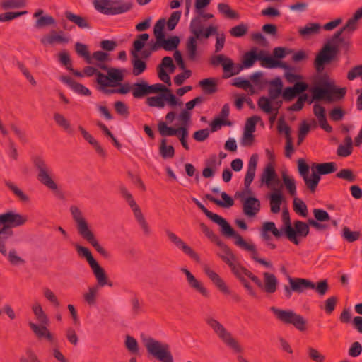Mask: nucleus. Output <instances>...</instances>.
Here are the masks:
<instances>
[{
  "mask_svg": "<svg viewBox=\"0 0 362 362\" xmlns=\"http://www.w3.org/2000/svg\"><path fill=\"white\" fill-rule=\"evenodd\" d=\"M362 18V8L356 11L354 16L349 19L346 25L336 32L333 36V42H327L320 50L315 59V67L320 74L319 77V86L313 89L314 100H325L329 103L343 98L346 89L337 88L334 81L327 74H322L325 64L329 63L336 54L339 43H342L344 40L341 37L344 32L351 33L357 28L358 21Z\"/></svg>",
  "mask_w": 362,
  "mask_h": 362,
  "instance_id": "f257e3e1",
  "label": "nucleus"
},
{
  "mask_svg": "<svg viewBox=\"0 0 362 362\" xmlns=\"http://www.w3.org/2000/svg\"><path fill=\"white\" fill-rule=\"evenodd\" d=\"M189 30L192 34L186 45V54L189 59L195 60L198 56L197 41L202 38L207 39L211 35L216 34V27L207 25L206 21L196 15L190 22Z\"/></svg>",
  "mask_w": 362,
  "mask_h": 362,
  "instance_id": "f03ea898",
  "label": "nucleus"
},
{
  "mask_svg": "<svg viewBox=\"0 0 362 362\" xmlns=\"http://www.w3.org/2000/svg\"><path fill=\"white\" fill-rule=\"evenodd\" d=\"M70 213L79 235L89 243L99 254L107 257L108 252L99 244L83 211L78 206L73 205L70 206Z\"/></svg>",
  "mask_w": 362,
  "mask_h": 362,
  "instance_id": "7ed1b4c3",
  "label": "nucleus"
},
{
  "mask_svg": "<svg viewBox=\"0 0 362 362\" xmlns=\"http://www.w3.org/2000/svg\"><path fill=\"white\" fill-rule=\"evenodd\" d=\"M282 81L276 78L271 82L269 89L268 97H261L258 101L259 107L266 113L272 114L269 120L271 123L274 122L276 118L278 110L281 106Z\"/></svg>",
  "mask_w": 362,
  "mask_h": 362,
  "instance_id": "20e7f679",
  "label": "nucleus"
},
{
  "mask_svg": "<svg viewBox=\"0 0 362 362\" xmlns=\"http://www.w3.org/2000/svg\"><path fill=\"white\" fill-rule=\"evenodd\" d=\"M99 68L107 71V74H98L97 83L100 90L105 93H112L114 90L109 88L120 84L123 80V71L119 69L108 68L105 64H98Z\"/></svg>",
  "mask_w": 362,
  "mask_h": 362,
  "instance_id": "39448f33",
  "label": "nucleus"
},
{
  "mask_svg": "<svg viewBox=\"0 0 362 362\" xmlns=\"http://www.w3.org/2000/svg\"><path fill=\"white\" fill-rule=\"evenodd\" d=\"M142 342L148 352L161 362H173V357L168 344L151 337L141 336Z\"/></svg>",
  "mask_w": 362,
  "mask_h": 362,
  "instance_id": "423d86ee",
  "label": "nucleus"
},
{
  "mask_svg": "<svg viewBox=\"0 0 362 362\" xmlns=\"http://www.w3.org/2000/svg\"><path fill=\"white\" fill-rule=\"evenodd\" d=\"M271 310L279 320L285 323L292 324L300 331H303L305 329V320L294 311L291 310H281L275 307H272Z\"/></svg>",
  "mask_w": 362,
  "mask_h": 362,
  "instance_id": "0eeeda50",
  "label": "nucleus"
},
{
  "mask_svg": "<svg viewBox=\"0 0 362 362\" xmlns=\"http://www.w3.org/2000/svg\"><path fill=\"white\" fill-rule=\"evenodd\" d=\"M94 5L96 10L107 15L123 13L132 7L130 2H119L118 5H115L110 0H95Z\"/></svg>",
  "mask_w": 362,
  "mask_h": 362,
  "instance_id": "6e6552de",
  "label": "nucleus"
},
{
  "mask_svg": "<svg viewBox=\"0 0 362 362\" xmlns=\"http://www.w3.org/2000/svg\"><path fill=\"white\" fill-rule=\"evenodd\" d=\"M146 103L151 107L160 109L165 106V103H168L173 109L177 107H181L182 105V102L178 100L171 90H167V93H160L157 96L148 97Z\"/></svg>",
  "mask_w": 362,
  "mask_h": 362,
  "instance_id": "1a4fd4ad",
  "label": "nucleus"
},
{
  "mask_svg": "<svg viewBox=\"0 0 362 362\" xmlns=\"http://www.w3.org/2000/svg\"><path fill=\"white\" fill-rule=\"evenodd\" d=\"M206 322L226 344L236 351H241V348L236 340L232 337L230 333L219 322L212 317H209L206 319Z\"/></svg>",
  "mask_w": 362,
  "mask_h": 362,
  "instance_id": "9d476101",
  "label": "nucleus"
},
{
  "mask_svg": "<svg viewBox=\"0 0 362 362\" xmlns=\"http://www.w3.org/2000/svg\"><path fill=\"white\" fill-rule=\"evenodd\" d=\"M38 170L37 178L39 181L54 192H57L59 187L53 179L52 170L42 161L36 163Z\"/></svg>",
  "mask_w": 362,
  "mask_h": 362,
  "instance_id": "9b49d317",
  "label": "nucleus"
},
{
  "mask_svg": "<svg viewBox=\"0 0 362 362\" xmlns=\"http://www.w3.org/2000/svg\"><path fill=\"white\" fill-rule=\"evenodd\" d=\"M298 171L307 187L310 190H314L320 180V177L315 175L314 165L310 170L308 165L305 164L303 160H299Z\"/></svg>",
  "mask_w": 362,
  "mask_h": 362,
  "instance_id": "f8f14e48",
  "label": "nucleus"
},
{
  "mask_svg": "<svg viewBox=\"0 0 362 362\" xmlns=\"http://www.w3.org/2000/svg\"><path fill=\"white\" fill-rule=\"evenodd\" d=\"M211 220L221 227V232L223 235L229 237H233L235 240V243L238 246L241 247V244L240 243L241 241L243 243H248L247 241H245L240 235L236 233L235 231L226 221V220L221 216L215 214Z\"/></svg>",
  "mask_w": 362,
  "mask_h": 362,
  "instance_id": "ddd939ff",
  "label": "nucleus"
},
{
  "mask_svg": "<svg viewBox=\"0 0 362 362\" xmlns=\"http://www.w3.org/2000/svg\"><path fill=\"white\" fill-rule=\"evenodd\" d=\"M204 272L209 277L214 286L225 295H230L231 290L226 282L214 270H212L208 265H204Z\"/></svg>",
  "mask_w": 362,
  "mask_h": 362,
  "instance_id": "4468645a",
  "label": "nucleus"
},
{
  "mask_svg": "<svg viewBox=\"0 0 362 362\" xmlns=\"http://www.w3.org/2000/svg\"><path fill=\"white\" fill-rule=\"evenodd\" d=\"M211 63L214 65L221 64L223 71L228 74V76L237 75L240 73V67L235 66V63L230 58L220 54L215 56L211 59Z\"/></svg>",
  "mask_w": 362,
  "mask_h": 362,
  "instance_id": "2eb2a0df",
  "label": "nucleus"
},
{
  "mask_svg": "<svg viewBox=\"0 0 362 362\" xmlns=\"http://www.w3.org/2000/svg\"><path fill=\"white\" fill-rule=\"evenodd\" d=\"M148 38L149 35L146 33L139 35V39L135 40L134 42V49L132 51V56L140 55L144 58H147L149 57L151 52L153 51L151 50V44L153 42L148 44V49H142Z\"/></svg>",
  "mask_w": 362,
  "mask_h": 362,
  "instance_id": "dca6fc26",
  "label": "nucleus"
},
{
  "mask_svg": "<svg viewBox=\"0 0 362 362\" xmlns=\"http://www.w3.org/2000/svg\"><path fill=\"white\" fill-rule=\"evenodd\" d=\"M180 38L177 36H171L168 38L165 35L151 44V50H157L162 47L165 50L175 49L180 44Z\"/></svg>",
  "mask_w": 362,
  "mask_h": 362,
  "instance_id": "f3484780",
  "label": "nucleus"
},
{
  "mask_svg": "<svg viewBox=\"0 0 362 362\" xmlns=\"http://www.w3.org/2000/svg\"><path fill=\"white\" fill-rule=\"evenodd\" d=\"M230 270L240 282L242 281V280L247 279L246 277H247L250 279L258 287L263 286L262 281L240 264L238 263L236 265L233 267Z\"/></svg>",
  "mask_w": 362,
  "mask_h": 362,
  "instance_id": "a211bd4d",
  "label": "nucleus"
},
{
  "mask_svg": "<svg viewBox=\"0 0 362 362\" xmlns=\"http://www.w3.org/2000/svg\"><path fill=\"white\" fill-rule=\"evenodd\" d=\"M271 189L273 191L269 195L271 211L276 214L279 212L281 205L286 204L287 201L281 189L272 187Z\"/></svg>",
  "mask_w": 362,
  "mask_h": 362,
  "instance_id": "6ab92c4d",
  "label": "nucleus"
},
{
  "mask_svg": "<svg viewBox=\"0 0 362 362\" xmlns=\"http://www.w3.org/2000/svg\"><path fill=\"white\" fill-rule=\"evenodd\" d=\"M26 221V216L13 211H8L0 215V223H7L10 227L21 226Z\"/></svg>",
  "mask_w": 362,
  "mask_h": 362,
  "instance_id": "aec40b11",
  "label": "nucleus"
},
{
  "mask_svg": "<svg viewBox=\"0 0 362 362\" xmlns=\"http://www.w3.org/2000/svg\"><path fill=\"white\" fill-rule=\"evenodd\" d=\"M240 243L241 244V248L247 251L250 253V257L253 260L259 263L261 265L267 269H273V265L272 262L267 261L259 257L257 247L253 243L250 241H248V243H243V241H241L240 242Z\"/></svg>",
  "mask_w": 362,
  "mask_h": 362,
  "instance_id": "412c9836",
  "label": "nucleus"
},
{
  "mask_svg": "<svg viewBox=\"0 0 362 362\" xmlns=\"http://www.w3.org/2000/svg\"><path fill=\"white\" fill-rule=\"evenodd\" d=\"M164 68L168 69L170 73H173L175 71V66L170 57H165L163 59L161 64L158 66V72L160 80L167 83L168 86H171L170 76L166 73Z\"/></svg>",
  "mask_w": 362,
  "mask_h": 362,
  "instance_id": "4be33fe9",
  "label": "nucleus"
},
{
  "mask_svg": "<svg viewBox=\"0 0 362 362\" xmlns=\"http://www.w3.org/2000/svg\"><path fill=\"white\" fill-rule=\"evenodd\" d=\"M166 234L168 238L177 247L181 248L184 252L191 257L197 262L200 261V257L199 255L195 252L190 247H189L186 243H185L178 236H177L175 233H172L170 230L166 231Z\"/></svg>",
  "mask_w": 362,
  "mask_h": 362,
  "instance_id": "5701e85b",
  "label": "nucleus"
},
{
  "mask_svg": "<svg viewBox=\"0 0 362 362\" xmlns=\"http://www.w3.org/2000/svg\"><path fill=\"white\" fill-rule=\"evenodd\" d=\"M69 40L63 31L51 30L48 34L43 36L41 42L45 45H52L55 43H66Z\"/></svg>",
  "mask_w": 362,
  "mask_h": 362,
  "instance_id": "b1692460",
  "label": "nucleus"
},
{
  "mask_svg": "<svg viewBox=\"0 0 362 362\" xmlns=\"http://www.w3.org/2000/svg\"><path fill=\"white\" fill-rule=\"evenodd\" d=\"M243 210L247 217H254L260 209V202L255 197L241 201Z\"/></svg>",
  "mask_w": 362,
  "mask_h": 362,
  "instance_id": "393cba45",
  "label": "nucleus"
},
{
  "mask_svg": "<svg viewBox=\"0 0 362 362\" xmlns=\"http://www.w3.org/2000/svg\"><path fill=\"white\" fill-rule=\"evenodd\" d=\"M181 271L185 274L187 281L189 286L204 296L209 295V291L204 286L203 284L197 279L195 276L187 269L182 268Z\"/></svg>",
  "mask_w": 362,
  "mask_h": 362,
  "instance_id": "a878e982",
  "label": "nucleus"
},
{
  "mask_svg": "<svg viewBox=\"0 0 362 362\" xmlns=\"http://www.w3.org/2000/svg\"><path fill=\"white\" fill-rule=\"evenodd\" d=\"M217 245L221 250V253H219L218 256L229 266L230 269L238 264L236 256L226 245L221 241L218 242Z\"/></svg>",
  "mask_w": 362,
  "mask_h": 362,
  "instance_id": "bb28decb",
  "label": "nucleus"
},
{
  "mask_svg": "<svg viewBox=\"0 0 362 362\" xmlns=\"http://www.w3.org/2000/svg\"><path fill=\"white\" fill-rule=\"evenodd\" d=\"M292 230L293 233H294V238L288 239L296 245H298L299 243L298 237H305L309 233V227L305 223L297 221L292 226Z\"/></svg>",
  "mask_w": 362,
  "mask_h": 362,
  "instance_id": "cd10ccee",
  "label": "nucleus"
},
{
  "mask_svg": "<svg viewBox=\"0 0 362 362\" xmlns=\"http://www.w3.org/2000/svg\"><path fill=\"white\" fill-rule=\"evenodd\" d=\"M289 286L297 293H303L305 289L313 287V282L301 278H288Z\"/></svg>",
  "mask_w": 362,
  "mask_h": 362,
  "instance_id": "c85d7f7f",
  "label": "nucleus"
},
{
  "mask_svg": "<svg viewBox=\"0 0 362 362\" xmlns=\"http://www.w3.org/2000/svg\"><path fill=\"white\" fill-rule=\"evenodd\" d=\"M262 181L264 182L268 187H277L280 185V180L276 177L274 170L272 166H267L262 176Z\"/></svg>",
  "mask_w": 362,
  "mask_h": 362,
  "instance_id": "c756f323",
  "label": "nucleus"
},
{
  "mask_svg": "<svg viewBox=\"0 0 362 362\" xmlns=\"http://www.w3.org/2000/svg\"><path fill=\"white\" fill-rule=\"evenodd\" d=\"M59 79L76 93L83 95H89L90 91L83 85L74 81L71 78L66 76H61Z\"/></svg>",
  "mask_w": 362,
  "mask_h": 362,
  "instance_id": "7c9ffc66",
  "label": "nucleus"
},
{
  "mask_svg": "<svg viewBox=\"0 0 362 362\" xmlns=\"http://www.w3.org/2000/svg\"><path fill=\"white\" fill-rule=\"evenodd\" d=\"M262 275L263 281H262V284H263V286L259 288H262L267 293H274L278 284V280L276 276L269 272H264Z\"/></svg>",
  "mask_w": 362,
  "mask_h": 362,
  "instance_id": "2f4dec72",
  "label": "nucleus"
},
{
  "mask_svg": "<svg viewBox=\"0 0 362 362\" xmlns=\"http://www.w3.org/2000/svg\"><path fill=\"white\" fill-rule=\"evenodd\" d=\"M48 324H35L34 322H29V326L35 333V334L39 338H45L49 341H52L54 338L52 334L47 328Z\"/></svg>",
  "mask_w": 362,
  "mask_h": 362,
  "instance_id": "473e14b6",
  "label": "nucleus"
},
{
  "mask_svg": "<svg viewBox=\"0 0 362 362\" xmlns=\"http://www.w3.org/2000/svg\"><path fill=\"white\" fill-rule=\"evenodd\" d=\"M90 268L93 271V273L97 280L98 286H104L105 285L112 286V283L107 282V276L105 273V271L103 268H102L98 262H95L93 265L90 266Z\"/></svg>",
  "mask_w": 362,
  "mask_h": 362,
  "instance_id": "72a5a7b5",
  "label": "nucleus"
},
{
  "mask_svg": "<svg viewBox=\"0 0 362 362\" xmlns=\"http://www.w3.org/2000/svg\"><path fill=\"white\" fill-rule=\"evenodd\" d=\"M313 112L318 120L319 125L325 131L331 132L332 127L327 122L325 108L317 103L313 106Z\"/></svg>",
  "mask_w": 362,
  "mask_h": 362,
  "instance_id": "f704fd0d",
  "label": "nucleus"
},
{
  "mask_svg": "<svg viewBox=\"0 0 362 362\" xmlns=\"http://www.w3.org/2000/svg\"><path fill=\"white\" fill-rule=\"evenodd\" d=\"M262 59L261 56L256 53L255 50H252L249 52H247L244 57L242 62V64H235V66H238L240 67V72L244 69L250 68L255 62L258 59Z\"/></svg>",
  "mask_w": 362,
  "mask_h": 362,
  "instance_id": "c9c22d12",
  "label": "nucleus"
},
{
  "mask_svg": "<svg viewBox=\"0 0 362 362\" xmlns=\"http://www.w3.org/2000/svg\"><path fill=\"white\" fill-rule=\"evenodd\" d=\"M31 309L39 324H49L48 316L43 310L40 303L36 302L33 303L31 306Z\"/></svg>",
  "mask_w": 362,
  "mask_h": 362,
  "instance_id": "e433bc0d",
  "label": "nucleus"
},
{
  "mask_svg": "<svg viewBox=\"0 0 362 362\" xmlns=\"http://www.w3.org/2000/svg\"><path fill=\"white\" fill-rule=\"evenodd\" d=\"M282 221L284 223L283 227L281 228L282 232L286 235L288 238H293L294 233H293L292 230V224L290 221L288 211L286 209L283 210Z\"/></svg>",
  "mask_w": 362,
  "mask_h": 362,
  "instance_id": "4c0bfd02",
  "label": "nucleus"
},
{
  "mask_svg": "<svg viewBox=\"0 0 362 362\" xmlns=\"http://www.w3.org/2000/svg\"><path fill=\"white\" fill-rule=\"evenodd\" d=\"M282 181L288 194L291 197H295L296 194V186L294 178L283 172Z\"/></svg>",
  "mask_w": 362,
  "mask_h": 362,
  "instance_id": "58836bf2",
  "label": "nucleus"
},
{
  "mask_svg": "<svg viewBox=\"0 0 362 362\" xmlns=\"http://www.w3.org/2000/svg\"><path fill=\"white\" fill-rule=\"evenodd\" d=\"M74 247L78 255L86 259L90 267L97 262L88 248L78 243L74 244Z\"/></svg>",
  "mask_w": 362,
  "mask_h": 362,
  "instance_id": "ea45409f",
  "label": "nucleus"
},
{
  "mask_svg": "<svg viewBox=\"0 0 362 362\" xmlns=\"http://www.w3.org/2000/svg\"><path fill=\"white\" fill-rule=\"evenodd\" d=\"M335 164L334 163H326L322 164H315L314 170L316 175L328 174L335 171Z\"/></svg>",
  "mask_w": 362,
  "mask_h": 362,
  "instance_id": "a19ab883",
  "label": "nucleus"
},
{
  "mask_svg": "<svg viewBox=\"0 0 362 362\" xmlns=\"http://www.w3.org/2000/svg\"><path fill=\"white\" fill-rule=\"evenodd\" d=\"M78 129L83 138L95 148L98 153L100 154L104 153V151L99 143L83 127L79 126Z\"/></svg>",
  "mask_w": 362,
  "mask_h": 362,
  "instance_id": "79ce46f5",
  "label": "nucleus"
},
{
  "mask_svg": "<svg viewBox=\"0 0 362 362\" xmlns=\"http://www.w3.org/2000/svg\"><path fill=\"white\" fill-rule=\"evenodd\" d=\"M133 95L136 98L142 97L148 95L147 83L144 81L134 83L132 86Z\"/></svg>",
  "mask_w": 362,
  "mask_h": 362,
  "instance_id": "37998d69",
  "label": "nucleus"
},
{
  "mask_svg": "<svg viewBox=\"0 0 362 362\" xmlns=\"http://www.w3.org/2000/svg\"><path fill=\"white\" fill-rule=\"evenodd\" d=\"M345 144H341L337 149V153L340 156H348L351 153L353 141L350 136H346L344 140Z\"/></svg>",
  "mask_w": 362,
  "mask_h": 362,
  "instance_id": "c03bdc74",
  "label": "nucleus"
},
{
  "mask_svg": "<svg viewBox=\"0 0 362 362\" xmlns=\"http://www.w3.org/2000/svg\"><path fill=\"white\" fill-rule=\"evenodd\" d=\"M5 185L22 202H26L29 197L17 185L9 180H6Z\"/></svg>",
  "mask_w": 362,
  "mask_h": 362,
  "instance_id": "a18cd8bd",
  "label": "nucleus"
},
{
  "mask_svg": "<svg viewBox=\"0 0 362 362\" xmlns=\"http://www.w3.org/2000/svg\"><path fill=\"white\" fill-rule=\"evenodd\" d=\"M98 290V286H90L87 292L83 294V298L89 305H93L95 303Z\"/></svg>",
  "mask_w": 362,
  "mask_h": 362,
  "instance_id": "49530a36",
  "label": "nucleus"
},
{
  "mask_svg": "<svg viewBox=\"0 0 362 362\" xmlns=\"http://www.w3.org/2000/svg\"><path fill=\"white\" fill-rule=\"evenodd\" d=\"M158 131L162 136H176L178 132H181L180 127L174 128L168 127L164 122H160L158 123Z\"/></svg>",
  "mask_w": 362,
  "mask_h": 362,
  "instance_id": "de8ad7c7",
  "label": "nucleus"
},
{
  "mask_svg": "<svg viewBox=\"0 0 362 362\" xmlns=\"http://www.w3.org/2000/svg\"><path fill=\"white\" fill-rule=\"evenodd\" d=\"M124 345L131 354H138L139 353V344L132 336L127 335L125 337Z\"/></svg>",
  "mask_w": 362,
  "mask_h": 362,
  "instance_id": "09e8293b",
  "label": "nucleus"
},
{
  "mask_svg": "<svg viewBox=\"0 0 362 362\" xmlns=\"http://www.w3.org/2000/svg\"><path fill=\"white\" fill-rule=\"evenodd\" d=\"M53 117L57 125L63 128L67 132H71V124L69 121L62 114L55 112Z\"/></svg>",
  "mask_w": 362,
  "mask_h": 362,
  "instance_id": "8fccbe9b",
  "label": "nucleus"
},
{
  "mask_svg": "<svg viewBox=\"0 0 362 362\" xmlns=\"http://www.w3.org/2000/svg\"><path fill=\"white\" fill-rule=\"evenodd\" d=\"M221 196L223 202L216 199L210 195H207V198L211 202H214L215 204L221 206L228 207L233 204V200L226 192H221Z\"/></svg>",
  "mask_w": 362,
  "mask_h": 362,
  "instance_id": "3c124183",
  "label": "nucleus"
},
{
  "mask_svg": "<svg viewBox=\"0 0 362 362\" xmlns=\"http://www.w3.org/2000/svg\"><path fill=\"white\" fill-rule=\"evenodd\" d=\"M141 58L142 57L140 55L132 56L133 73L136 76L142 73L146 69V64L141 60Z\"/></svg>",
  "mask_w": 362,
  "mask_h": 362,
  "instance_id": "603ef678",
  "label": "nucleus"
},
{
  "mask_svg": "<svg viewBox=\"0 0 362 362\" xmlns=\"http://www.w3.org/2000/svg\"><path fill=\"white\" fill-rule=\"evenodd\" d=\"M1 5L4 9L20 8L25 6V1L24 0H4Z\"/></svg>",
  "mask_w": 362,
  "mask_h": 362,
  "instance_id": "864d4df0",
  "label": "nucleus"
},
{
  "mask_svg": "<svg viewBox=\"0 0 362 362\" xmlns=\"http://www.w3.org/2000/svg\"><path fill=\"white\" fill-rule=\"evenodd\" d=\"M321 25L319 23H310L300 30L303 36H308L317 34L320 32Z\"/></svg>",
  "mask_w": 362,
  "mask_h": 362,
  "instance_id": "5fc2aeb1",
  "label": "nucleus"
},
{
  "mask_svg": "<svg viewBox=\"0 0 362 362\" xmlns=\"http://www.w3.org/2000/svg\"><path fill=\"white\" fill-rule=\"evenodd\" d=\"M6 256L10 263L15 266L23 264L25 262V261L17 254V251L15 249H11Z\"/></svg>",
  "mask_w": 362,
  "mask_h": 362,
  "instance_id": "6e6d98bb",
  "label": "nucleus"
},
{
  "mask_svg": "<svg viewBox=\"0 0 362 362\" xmlns=\"http://www.w3.org/2000/svg\"><path fill=\"white\" fill-rule=\"evenodd\" d=\"M277 129L280 134H284L286 139H291V129L286 124L283 117L279 118L277 122Z\"/></svg>",
  "mask_w": 362,
  "mask_h": 362,
  "instance_id": "4d7b16f0",
  "label": "nucleus"
},
{
  "mask_svg": "<svg viewBox=\"0 0 362 362\" xmlns=\"http://www.w3.org/2000/svg\"><path fill=\"white\" fill-rule=\"evenodd\" d=\"M235 86L243 88L251 94L255 93V88L248 80L242 78H236L233 83Z\"/></svg>",
  "mask_w": 362,
  "mask_h": 362,
  "instance_id": "13d9d810",
  "label": "nucleus"
},
{
  "mask_svg": "<svg viewBox=\"0 0 362 362\" xmlns=\"http://www.w3.org/2000/svg\"><path fill=\"white\" fill-rule=\"evenodd\" d=\"M76 51L78 54L85 58L87 63L94 64V62H93V59L90 58V55L89 54L86 45L77 42L76 44Z\"/></svg>",
  "mask_w": 362,
  "mask_h": 362,
  "instance_id": "bf43d9fd",
  "label": "nucleus"
},
{
  "mask_svg": "<svg viewBox=\"0 0 362 362\" xmlns=\"http://www.w3.org/2000/svg\"><path fill=\"white\" fill-rule=\"evenodd\" d=\"M199 85L207 93H212L216 91V83L214 79H204L199 82Z\"/></svg>",
  "mask_w": 362,
  "mask_h": 362,
  "instance_id": "052dcab7",
  "label": "nucleus"
},
{
  "mask_svg": "<svg viewBox=\"0 0 362 362\" xmlns=\"http://www.w3.org/2000/svg\"><path fill=\"white\" fill-rule=\"evenodd\" d=\"M166 25V21L164 18L160 19L155 25L153 33L156 37V40L160 39L162 37L165 36L163 33V30Z\"/></svg>",
  "mask_w": 362,
  "mask_h": 362,
  "instance_id": "680f3d73",
  "label": "nucleus"
},
{
  "mask_svg": "<svg viewBox=\"0 0 362 362\" xmlns=\"http://www.w3.org/2000/svg\"><path fill=\"white\" fill-rule=\"evenodd\" d=\"M66 16L69 21L76 23L80 28H86L88 26L86 21L83 18H82L79 16L75 15L70 12H67L66 13Z\"/></svg>",
  "mask_w": 362,
  "mask_h": 362,
  "instance_id": "e2e57ef3",
  "label": "nucleus"
},
{
  "mask_svg": "<svg viewBox=\"0 0 362 362\" xmlns=\"http://www.w3.org/2000/svg\"><path fill=\"white\" fill-rule=\"evenodd\" d=\"M160 152L163 158H171L174 155V148L166 144V140L163 139L160 146Z\"/></svg>",
  "mask_w": 362,
  "mask_h": 362,
  "instance_id": "0e129e2a",
  "label": "nucleus"
},
{
  "mask_svg": "<svg viewBox=\"0 0 362 362\" xmlns=\"http://www.w3.org/2000/svg\"><path fill=\"white\" fill-rule=\"evenodd\" d=\"M293 209L303 216L305 217L307 216L306 204L300 199L296 197L293 199Z\"/></svg>",
  "mask_w": 362,
  "mask_h": 362,
  "instance_id": "69168bd1",
  "label": "nucleus"
},
{
  "mask_svg": "<svg viewBox=\"0 0 362 362\" xmlns=\"http://www.w3.org/2000/svg\"><path fill=\"white\" fill-rule=\"evenodd\" d=\"M261 120L260 117L253 116L247 119L245 126V132L253 133L256 129V124Z\"/></svg>",
  "mask_w": 362,
  "mask_h": 362,
  "instance_id": "338daca9",
  "label": "nucleus"
},
{
  "mask_svg": "<svg viewBox=\"0 0 362 362\" xmlns=\"http://www.w3.org/2000/svg\"><path fill=\"white\" fill-rule=\"evenodd\" d=\"M181 17V12L180 11H174L172 13L170 18L168 19V22L166 23L168 28L169 30H173L175 29L176 25L179 22Z\"/></svg>",
  "mask_w": 362,
  "mask_h": 362,
  "instance_id": "774afa93",
  "label": "nucleus"
}]
</instances>
